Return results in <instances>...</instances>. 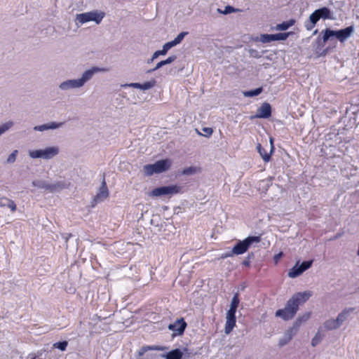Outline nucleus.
I'll use <instances>...</instances> for the list:
<instances>
[{
    "mask_svg": "<svg viewBox=\"0 0 359 359\" xmlns=\"http://www.w3.org/2000/svg\"><path fill=\"white\" fill-rule=\"evenodd\" d=\"M181 353H182V359H190L194 355L193 352L187 348L181 349Z\"/></svg>",
    "mask_w": 359,
    "mask_h": 359,
    "instance_id": "37",
    "label": "nucleus"
},
{
    "mask_svg": "<svg viewBox=\"0 0 359 359\" xmlns=\"http://www.w3.org/2000/svg\"><path fill=\"white\" fill-rule=\"evenodd\" d=\"M180 191V187L177 185L165 186L156 188L152 190L149 196L158 197L161 196L174 195Z\"/></svg>",
    "mask_w": 359,
    "mask_h": 359,
    "instance_id": "8",
    "label": "nucleus"
},
{
    "mask_svg": "<svg viewBox=\"0 0 359 359\" xmlns=\"http://www.w3.org/2000/svg\"><path fill=\"white\" fill-rule=\"evenodd\" d=\"M311 296L312 292L309 290L297 292L289 299L285 308L295 315L299 310V305L306 302Z\"/></svg>",
    "mask_w": 359,
    "mask_h": 359,
    "instance_id": "3",
    "label": "nucleus"
},
{
    "mask_svg": "<svg viewBox=\"0 0 359 359\" xmlns=\"http://www.w3.org/2000/svg\"><path fill=\"white\" fill-rule=\"evenodd\" d=\"M294 20H290L288 21L283 22L282 23L276 25L275 29L278 31L287 30L290 27H292L294 24Z\"/></svg>",
    "mask_w": 359,
    "mask_h": 359,
    "instance_id": "26",
    "label": "nucleus"
},
{
    "mask_svg": "<svg viewBox=\"0 0 359 359\" xmlns=\"http://www.w3.org/2000/svg\"><path fill=\"white\" fill-rule=\"evenodd\" d=\"M320 338L319 334L317 333L311 340L312 346H316L320 342Z\"/></svg>",
    "mask_w": 359,
    "mask_h": 359,
    "instance_id": "47",
    "label": "nucleus"
},
{
    "mask_svg": "<svg viewBox=\"0 0 359 359\" xmlns=\"http://www.w3.org/2000/svg\"><path fill=\"white\" fill-rule=\"evenodd\" d=\"M188 34L187 32H182L179 34L177 37L175 39V42L179 44L184 39V36Z\"/></svg>",
    "mask_w": 359,
    "mask_h": 359,
    "instance_id": "45",
    "label": "nucleus"
},
{
    "mask_svg": "<svg viewBox=\"0 0 359 359\" xmlns=\"http://www.w3.org/2000/svg\"><path fill=\"white\" fill-rule=\"evenodd\" d=\"M68 345V342L67 341H62L56 342L53 344V347L58 348L59 350L64 351L66 350L67 346Z\"/></svg>",
    "mask_w": 359,
    "mask_h": 359,
    "instance_id": "36",
    "label": "nucleus"
},
{
    "mask_svg": "<svg viewBox=\"0 0 359 359\" xmlns=\"http://www.w3.org/2000/svg\"><path fill=\"white\" fill-rule=\"evenodd\" d=\"M0 207L3 208H8L11 212H15L17 209L15 202L6 196L0 198Z\"/></svg>",
    "mask_w": 359,
    "mask_h": 359,
    "instance_id": "18",
    "label": "nucleus"
},
{
    "mask_svg": "<svg viewBox=\"0 0 359 359\" xmlns=\"http://www.w3.org/2000/svg\"><path fill=\"white\" fill-rule=\"evenodd\" d=\"M243 264L245 266H249L250 265V262L248 260H244Z\"/></svg>",
    "mask_w": 359,
    "mask_h": 359,
    "instance_id": "54",
    "label": "nucleus"
},
{
    "mask_svg": "<svg viewBox=\"0 0 359 359\" xmlns=\"http://www.w3.org/2000/svg\"><path fill=\"white\" fill-rule=\"evenodd\" d=\"M324 326L327 330H334L340 327L336 319H330L325 322Z\"/></svg>",
    "mask_w": 359,
    "mask_h": 359,
    "instance_id": "29",
    "label": "nucleus"
},
{
    "mask_svg": "<svg viewBox=\"0 0 359 359\" xmlns=\"http://www.w3.org/2000/svg\"><path fill=\"white\" fill-rule=\"evenodd\" d=\"M236 310H237L236 308H233V307H231L230 306L229 311L226 313V316H236Z\"/></svg>",
    "mask_w": 359,
    "mask_h": 359,
    "instance_id": "50",
    "label": "nucleus"
},
{
    "mask_svg": "<svg viewBox=\"0 0 359 359\" xmlns=\"http://www.w3.org/2000/svg\"><path fill=\"white\" fill-rule=\"evenodd\" d=\"M354 31V28L353 26H349L346 27L345 29H342L337 31V39L343 42L346 39H347L351 35L353 34Z\"/></svg>",
    "mask_w": 359,
    "mask_h": 359,
    "instance_id": "13",
    "label": "nucleus"
},
{
    "mask_svg": "<svg viewBox=\"0 0 359 359\" xmlns=\"http://www.w3.org/2000/svg\"><path fill=\"white\" fill-rule=\"evenodd\" d=\"M263 90V88L262 87L257 88L255 90H248L243 92V95L245 97H254L259 95Z\"/></svg>",
    "mask_w": 359,
    "mask_h": 359,
    "instance_id": "31",
    "label": "nucleus"
},
{
    "mask_svg": "<svg viewBox=\"0 0 359 359\" xmlns=\"http://www.w3.org/2000/svg\"><path fill=\"white\" fill-rule=\"evenodd\" d=\"M161 348L158 346H142L138 351L140 356L143 355L147 351L149 350H161Z\"/></svg>",
    "mask_w": 359,
    "mask_h": 359,
    "instance_id": "33",
    "label": "nucleus"
},
{
    "mask_svg": "<svg viewBox=\"0 0 359 359\" xmlns=\"http://www.w3.org/2000/svg\"><path fill=\"white\" fill-rule=\"evenodd\" d=\"M176 58H177L176 55H171V56L168 57L166 60H162V61L159 62L158 63H157L154 68L148 70L147 72V73H148V74L151 73V72L160 69L161 67H162L164 65H169V64L172 63V62H174L176 60Z\"/></svg>",
    "mask_w": 359,
    "mask_h": 359,
    "instance_id": "21",
    "label": "nucleus"
},
{
    "mask_svg": "<svg viewBox=\"0 0 359 359\" xmlns=\"http://www.w3.org/2000/svg\"><path fill=\"white\" fill-rule=\"evenodd\" d=\"M260 241L259 236H249L243 241H238L233 247H250L253 243H258Z\"/></svg>",
    "mask_w": 359,
    "mask_h": 359,
    "instance_id": "11",
    "label": "nucleus"
},
{
    "mask_svg": "<svg viewBox=\"0 0 359 359\" xmlns=\"http://www.w3.org/2000/svg\"><path fill=\"white\" fill-rule=\"evenodd\" d=\"M248 249V248H232V250L230 252L222 254L220 256V259H225L234 255H242L245 253Z\"/></svg>",
    "mask_w": 359,
    "mask_h": 359,
    "instance_id": "24",
    "label": "nucleus"
},
{
    "mask_svg": "<svg viewBox=\"0 0 359 359\" xmlns=\"http://www.w3.org/2000/svg\"><path fill=\"white\" fill-rule=\"evenodd\" d=\"M18 151V150H14L8 157L6 162L8 163H13L16 161V157Z\"/></svg>",
    "mask_w": 359,
    "mask_h": 359,
    "instance_id": "40",
    "label": "nucleus"
},
{
    "mask_svg": "<svg viewBox=\"0 0 359 359\" xmlns=\"http://www.w3.org/2000/svg\"><path fill=\"white\" fill-rule=\"evenodd\" d=\"M109 197V191L105 182L104 179L102 182L101 187H100L97 194L92 199L90 203L91 207H95L97 203L104 201Z\"/></svg>",
    "mask_w": 359,
    "mask_h": 359,
    "instance_id": "9",
    "label": "nucleus"
},
{
    "mask_svg": "<svg viewBox=\"0 0 359 359\" xmlns=\"http://www.w3.org/2000/svg\"><path fill=\"white\" fill-rule=\"evenodd\" d=\"M358 290H359V286H358Z\"/></svg>",
    "mask_w": 359,
    "mask_h": 359,
    "instance_id": "59",
    "label": "nucleus"
},
{
    "mask_svg": "<svg viewBox=\"0 0 359 359\" xmlns=\"http://www.w3.org/2000/svg\"><path fill=\"white\" fill-rule=\"evenodd\" d=\"M297 332L292 328H289L278 341V346L283 347L287 344Z\"/></svg>",
    "mask_w": 359,
    "mask_h": 359,
    "instance_id": "12",
    "label": "nucleus"
},
{
    "mask_svg": "<svg viewBox=\"0 0 359 359\" xmlns=\"http://www.w3.org/2000/svg\"><path fill=\"white\" fill-rule=\"evenodd\" d=\"M33 187L39 189H43L48 190L49 189V184L44 180H34L32 182Z\"/></svg>",
    "mask_w": 359,
    "mask_h": 359,
    "instance_id": "30",
    "label": "nucleus"
},
{
    "mask_svg": "<svg viewBox=\"0 0 359 359\" xmlns=\"http://www.w3.org/2000/svg\"><path fill=\"white\" fill-rule=\"evenodd\" d=\"M156 58H153V56H152L151 59L148 60L147 63L152 62Z\"/></svg>",
    "mask_w": 359,
    "mask_h": 359,
    "instance_id": "55",
    "label": "nucleus"
},
{
    "mask_svg": "<svg viewBox=\"0 0 359 359\" xmlns=\"http://www.w3.org/2000/svg\"><path fill=\"white\" fill-rule=\"evenodd\" d=\"M283 256V252H279L274 255L273 260L275 264H277Z\"/></svg>",
    "mask_w": 359,
    "mask_h": 359,
    "instance_id": "51",
    "label": "nucleus"
},
{
    "mask_svg": "<svg viewBox=\"0 0 359 359\" xmlns=\"http://www.w3.org/2000/svg\"><path fill=\"white\" fill-rule=\"evenodd\" d=\"M160 219V217L158 215H154L153 217L151 219L150 223L151 225H154L155 224V222H158Z\"/></svg>",
    "mask_w": 359,
    "mask_h": 359,
    "instance_id": "52",
    "label": "nucleus"
},
{
    "mask_svg": "<svg viewBox=\"0 0 359 359\" xmlns=\"http://www.w3.org/2000/svg\"><path fill=\"white\" fill-rule=\"evenodd\" d=\"M104 15L105 13L103 11L93 10L89 12L76 14L74 22L77 27H80L89 22H95L96 25H99L104 18Z\"/></svg>",
    "mask_w": 359,
    "mask_h": 359,
    "instance_id": "2",
    "label": "nucleus"
},
{
    "mask_svg": "<svg viewBox=\"0 0 359 359\" xmlns=\"http://www.w3.org/2000/svg\"><path fill=\"white\" fill-rule=\"evenodd\" d=\"M217 11L219 13L223 14V10H221L220 8H217Z\"/></svg>",
    "mask_w": 359,
    "mask_h": 359,
    "instance_id": "56",
    "label": "nucleus"
},
{
    "mask_svg": "<svg viewBox=\"0 0 359 359\" xmlns=\"http://www.w3.org/2000/svg\"><path fill=\"white\" fill-rule=\"evenodd\" d=\"M310 312H307L302 316H299L294 322L293 325L291 327V328H292L295 332H297L302 324L307 321L310 318Z\"/></svg>",
    "mask_w": 359,
    "mask_h": 359,
    "instance_id": "17",
    "label": "nucleus"
},
{
    "mask_svg": "<svg viewBox=\"0 0 359 359\" xmlns=\"http://www.w3.org/2000/svg\"><path fill=\"white\" fill-rule=\"evenodd\" d=\"M239 302H240V299H239V294L238 292H236L232 299H231V305L230 306L231 307H233V308H238V304H239Z\"/></svg>",
    "mask_w": 359,
    "mask_h": 359,
    "instance_id": "39",
    "label": "nucleus"
},
{
    "mask_svg": "<svg viewBox=\"0 0 359 359\" xmlns=\"http://www.w3.org/2000/svg\"><path fill=\"white\" fill-rule=\"evenodd\" d=\"M331 12L327 7H323L321 8L316 10L309 16V22H306L305 27L307 30L312 29L317 22L320 19H332Z\"/></svg>",
    "mask_w": 359,
    "mask_h": 359,
    "instance_id": "6",
    "label": "nucleus"
},
{
    "mask_svg": "<svg viewBox=\"0 0 359 359\" xmlns=\"http://www.w3.org/2000/svg\"><path fill=\"white\" fill-rule=\"evenodd\" d=\"M168 50L166 48L163 46V48L159 50H156L153 54V58H157L159 55H165L168 53Z\"/></svg>",
    "mask_w": 359,
    "mask_h": 359,
    "instance_id": "42",
    "label": "nucleus"
},
{
    "mask_svg": "<svg viewBox=\"0 0 359 359\" xmlns=\"http://www.w3.org/2000/svg\"><path fill=\"white\" fill-rule=\"evenodd\" d=\"M64 238L66 240L67 245H74V243L71 242L72 240L77 241V239L76 238V237L72 234L66 235L64 237ZM76 245H79V243L78 242H76Z\"/></svg>",
    "mask_w": 359,
    "mask_h": 359,
    "instance_id": "41",
    "label": "nucleus"
},
{
    "mask_svg": "<svg viewBox=\"0 0 359 359\" xmlns=\"http://www.w3.org/2000/svg\"><path fill=\"white\" fill-rule=\"evenodd\" d=\"M332 37L337 38V31L331 30L330 29H326L324 31V34L323 36V43H326L328 40H330Z\"/></svg>",
    "mask_w": 359,
    "mask_h": 359,
    "instance_id": "28",
    "label": "nucleus"
},
{
    "mask_svg": "<svg viewBox=\"0 0 359 359\" xmlns=\"http://www.w3.org/2000/svg\"><path fill=\"white\" fill-rule=\"evenodd\" d=\"M236 316H226V323L224 332L226 334H229L236 326Z\"/></svg>",
    "mask_w": 359,
    "mask_h": 359,
    "instance_id": "20",
    "label": "nucleus"
},
{
    "mask_svg": "<svg viewBox=\"0 0 359 359\" xmlns=\"http://www.w3.org/2000/svg\"><path fill=\"white\" fill-rule=\"evenodd\" d=\"M313 259L304 261L300 263V261H297L294 266L290 269L288 276L291 278H295L302 275L304 271L308 270L313 264Z\"/></svg>",
    "mask_w": 359,
    "mask_h": 359,
    "instance_id": "7",
    "label": "nucleus"
},
{
    "mask_svg": "<svg viewBox=\"0 0 359 359\" xmlns=\"http://www.w3.org/2000/svg\"><path fill=\"white\" fill-rule=\"evenodd\" d=\"M156 84V81L155 79H151L149 81L144 82L142 83L141 90H147L154 88Z\"/></svg>",
    "mask_w": 359,
    "mask_h": 359,
    "instance_id": "32",
    "label": "nucleus"
},
{
    "mask_svg": "<svg viewBox=\"0 0 359 359\" xmlns=\"http://www.w3.org/2000/svg\"><path fill=\"white\" fill-rule=\"evenodd\" d=\"M353 308L345 309L342 312H341L338 315L336 320L340 326L348 318V316L350 315L351 313L353 311Z\"/></svg>",
    "mask_w": 359,
    "mask_h": 359,
    "instance_id": "22",
    "label": "nucleus"
},
{
    "mask_svg": "<svg viewBox=\"0 0 359 359\" xmlns=\"http://www.w3.org/2000/svg\"><path fill=\"white\" fill-rule=\"evenodd\" d=\"M239 10L234 8L231 6H225L224 10H223V14L227 15V14H229L231 13L237 12Z\"/></svg>",
    "mask_w": 359,
    "mask_h": 359,
    "instance_id": "43",
    "label": "nucleus"
},
{
    "mask_svg": "<svg viewBox=\"0 0 359 359\" xmlns=\"http://www.w3.org/2000/svg\"><path fill=\"white\" fill-rule=\"evenodd\" d=\"M63 125L62 123L50 122L40 126H36L33 128L35 131L43 132L48 130H55L60 128Z\"/></svg>",
    "mask_w": 359,
    "mask_h": 359,
    "instance_id": "14",
    "label": "nucleus"
},
{
    "mask_svg": "<svg viewBox=\"0 0 359 359\" xmlns=\"http://www.w3.org/2000/svg\"><path fill=\"white\" fill-rule=\"evenodd\" d=\"M290 33H278L273 34L274 41H285L288 37Z\"/></svg>",
    "mask_w": 359,
    "mask_h": 359,
    "instance_id": "38",
    "label": "nucleus"
},
{
    "mask_svg": "<svg viewBox=\"0 0 359 359\" xmlns=\"http://www.w3.org/2000/svg\"><path fill=\"white\" fill-rule=\"evenodd\" d=\"M187 326V323L184 318L177 319L173 323L168 325V329L173 332V335L180 336L182 335Z\"/></svg>",
    "mask_w": 359,
    "mask_h": 359,
    "instance_id": "10",
    "label": "nucleus"
},
{
    "mask_svg": "<svg viewBox=\"0 0 359 359\" xmlns=\"http://www.w3.org/2000/svg\"><path fill=\"white\" fill-rule=\"evenodd\" d=\"M107 69L98 67H92L86 69L77 79H67L61 82L58 88L62 92H67L71 90L82 88L87 82L90 81L95 74L105 72Z\"/></svg>",
    "mask_w": 359,
    "mask_h": 359,
    "instance_id": "1",
    "label": "nucleus"
},
{
    "mask_svg": "<svg viewBox=\"0 0 359 359\" xmlns=\"http://www.w3.org/2000/svg\"><path fill=\"white\" fill-rule=\"evenodd\" d=\"M142 83H126L123 85H121V87L126 88V87H131L134 88H137L141 90Z\"/></svg>",
    "mask_w": 359,
    "mask_h": 359,
    "instance_id": "44",
    "label": "nucleus"
},
{
    "mask_svg": "<svg viewBox=\"0 0 359 359\" xmlns=\"http://www.w3.org/2000/svg\"><path fill=\"white\" fill-rule=\"evenodd\" d=\"M275 316L276 317L283 319L284 320H288L293 318L295 315H294L287 309L284 308L282 309L277 310L276 311Z\"/></svg>",
    "mask_w": 359,
    "mask_h": 359,
    "instance_id": "19",
    "label": "nucleus"
},
{
    "mask_svg": "<svg viewBox=\"0 0 359 359\" xmlns=\"http://www.w3.org/2000/svg\"><path fill=\"white\" fill-rule=\"evenodd\" d=\"M197 133H198V135H202V134L201 133H199L198 131H197Z\"/></svg>",
    "mask_w": 359,
    "mask_h": 359,
    "instance_id": "57",
    "label": "nucleus"
},
{
    "mask_svg": "<svg viewBox=\"0 0 359 359\" xmlns=\"http://www.w3.org/2000/svg\"><path fill=\"white\" fill-rule=\"evenodd\" d=\"M171 160L166 158L156 161L154 164H147L143 167L145 175L151 176L168 170L171 166Z\"/></svg>",
    "mask_w": 359,
    "mask_h": 359,
    "instance_id": "5",
    "label": "nucleus"
},
{
    "mask_svg": "<svg viewBox=\"0 0 359 359\" xmlns=\"http://www.w3.org/2000/svg\"><path fill=\"white\" fill-rule=\"evenodd\" d=\"M60 153V149L57 146L48 147L44 149L29 150V156L31 158H41L43 160H50L57 156Z\"/></svg>",
    "mask_w": 359,
    "mask_h": 359,
    "instance_id": "4",
    "label": "nucleus"
},
{
    "mask_svg": "<svg viewBox=\"0 0 359 359\" xmlns=\"http://www.w3.org/2000/svg\"><path fill=\"white\" fill-rule=\"evenodd\" d=\"M70 186L69 183H67L65 181L56 182L53 184H49L48 191L51 193L58 192L62 189H68Z\"/></svg>",
    "mask_w": 359,
    "mask_h": 359,
    "instance_id": "16",
    "label": "nucleus"
},
{
    "mask_svg": "<svg viewBox=\"0 0 359 359\" xmlns=\"http://www.w3.org/2000/svg\"><path fill=\"white\" fill-rule=\"evenodd\" d=\"M176 45H177V43L175 42L174 39L171 41L167 42L163 46L166 48L168 50H169L171 48L175 46Z\"/></svg>",
    "mask_w": 359,
    "mask_h": 359,
    "instance_id": "48",
    "label": "nucleus"
},
{
    "mask_svg": "<svg viewBox=\"0 0 359 359\" xmlns=\"http://www.w3.org/2000/svg\"><path fill=\"white\" fill-rule=\"evenodd\" d=\"M357 254H358V255L359 256V248H358V250Z\"/></svg>",
    "mask_w": 359,
    "mask_h": 359,
    "instance_id": "58",
    "label": "nucleus"
},
{
    "mask_svg": "<svg viewBox=\"0 0 359 359\" xmlns=\"http://www.w3.org/2000/svg\"><path fill=\"white\" fill-rule=\"evenodd\" d=\"M257 149L259 154H260V156H262V159L265 162H268L270 161L271 154H272V153H271V151L269 153H267L266 151L262 147V145L260 144H257Z\"/></svg>",
    "mask_w": 359,
    "mask_h": 359,
    "instance_id": "25",
    "label": "nucleus"
},
{
    "mask_svg": "<svg viewBox=\"0 0 359 359\" xmlns=\"http://www.w3.org/2000/svg\"><path fill=\"white\" fill-rule=\"evenodd\" d=\"M203 132L205 134L203 135L205 137H210L212 134V129L211 128H203Z\"/></svg>",
    "mask_w": 359,
    "mask_h": 359,
    "instance_id": "49",
    "label": "nucleus"
},
{
    "mask_svg": "<svg viewBox=\"0 0 359 359\" xmlns=\"http://www.w3.org/2000/svg\"><path fill=\"white\" fill-rule=\"evenodd\" d=\"M13 126V123L12 121L6 122L0 126V136L8 131Z\"/></svg>",
    "mask_w": 359,
    "mask_h": 359,
    "instance_id": "34",
    "label": "nucleus"
},
{
    "mask_svg": "<svg viewBox=\"0 0 359 359\" xmlns=\"http://www.w3.org/2000/svg\"><path fill=\"white\" fill-rule=\"evenodd\" d=\"M266 50H263L262 53L259 52L258 50L255 49L250 48L248 50L249 55L251 57L254 58H260L262 57V55L264 53Z\"/></svg>",
    "mask_w": 359,
    "mask_h": 359,
    "instance_id": "35",
    "label": "nucleus"
},
{
    "mask_svg": "<svg viewBox=\"0 0 359 359\" xmlns=\"http://www.w3.org/2000/svg\"><path fill=\"white\" fill-rule=\"evenodd\" d=\"M270 147H271L270 151H271V153H273L274 147H273V138L272 137L270 138Z\"/></svg>",
    "mask_w": 359,
    "mask_h": 359,
    "instance_id": "53",
    "label": "nucleus"
},
{
    "mask_svg": "<svg viewBox=\"0 0 359 359\" xmlns=\"http://www.w3.org/2000/svg\"><path fill=\"white\" fill-rule=\"evenodd\" d=\"M166 359H182V353L180 348L173 349L165 355Z\"/></svg>",
    "mask_w": 359,
    "mask_h": 359,
    "instance_id": "23",
    "label": "nucleus"
},
{
    "mask_svg": "<svg viewBox=\"0 0 359 359\" xmlns=\"http://www.w3.org/2000/svg\"><path fill=\"white\" fill-rule=\"evenodd\" d=\"M196 171V168H194V167H189L186 169H184L183 171H182V174L183 175H192L194 173H195Z\"/></svg>",
    "mask_w": 359,
    "mask_h": 359,
    "instance_id": "46",
    "label": "nucleus"
},
{
    "mask_svg": "<svg viewBox=\"0 0 359 359\" xmlns=\"http://www.w3.org/2000/svg\"><path fill=\"white\" fill-rule=\"evenodd\" d=\"M263 43H268L274 41L273 34H262L255 39Z\"/></svg>",
    "mask_w": 359,
    "mask_h": 359,
    "instance_id": "27",
    "label": "nucleus"
},
{
    "mask_svg": "<svg viewBox=\"0 0 359 359\" xmlns=\"http://www.w3.org/2000/svg\"><path fill=\"white\" fill-rule=\"evenodd\" d=\"M271 114V107L269 103L264 102L257 110L256 116L258 118H267Z\"/></svg>",
    "mask_w": 359,
    "mask_h": 359,
    "instance_id": "15",
    "label": "nucleus"
}]
</instances>
